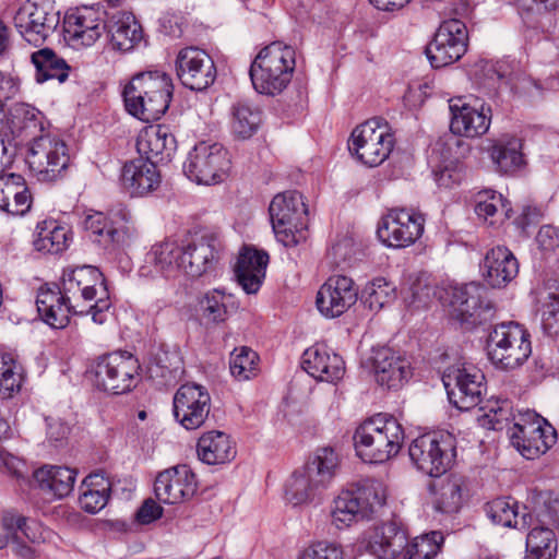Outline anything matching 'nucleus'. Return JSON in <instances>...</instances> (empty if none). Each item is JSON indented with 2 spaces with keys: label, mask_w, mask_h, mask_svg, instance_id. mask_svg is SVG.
<instances>
[{
  "label": "nucleus",
  "mask_w": 559,
  "mask_h": 559,
  "mask_svg": "<svg viewBox=\"0 0 559 559\" xmlns=\"http://www.w3.org/2000/svg\"><path fill=\"white\" fill-rule=\"evenodd\" d=\"M60 290L75 314L91 313L95 323L106 322L111 302L103 274L96 267L84 265L64 273Z\"/></svg>",
  "instance_id": "f257e3e1"
},
{
  "label": "nucleus",
  "mask_w": 559,
  "mask_h": 559,
  "mask_svg": "<svg viewBox=\"0 0 559 559\" xmlns=\"http://www.w3.org/2000/svg\"><path fill=\"white\" fill-rule=\"evenodd\" d=\"M404 438L403 426L396 418L378 414L356 428L353 440L356 453L364 462L382 464L399 454Z\"/></svg>",
  "instance_id": "f03ea898"
},
{
  "label": "nucleus",
  "mask_w": 559,
  "mask_h": 559,
  "mask_svg": "<svg viewBox=\"0 0 559 559\" xmlns=\"http://www.w3.org/2000/svg\"><path fill=\"white\" fill-rule=\"evenodd\" d=\"M140 364L128 352H114L99 356L91 366L94 386L103 392L119 395L132 391L140 380Z\"/></svg>",
  "instance_id": "7ed1b4c3"
},
{
  "label": "nucleus",
  "mask_w": 559,
  "mask_h": 559,
  "mask_svg": "<svg viewBox=\"0 0 559 559\" xmlns=\"http://www.w3.org/2000/svg\"><path fill=\"white\" fill-rule=\"evenodd\" d=\"M269 212L274 234L285 247H295L306 239L308 209L300 192L289 190L276 194Z\"/></svg>",
  "instance_id": "20e7f679"
},
{
  "label": "nucleus",
  "mask_w": 559,
  "mask_h": 559,
  "mask_svg": "<svg viewBox=\"0 0 559 559\" xmlns=\"http://www.w3.org/2000/svg\"><path fill=\"white\" fill-rule=\"evenodd\" d=\"M487 350L490 361L504 370L521 367L532 354L531 335L516 322L493 326L488 335Z\"/></svg>",
  "instance_id": "39448f33"
},
{
  "label": "nucleus",
  "mask_w": 559,
  "mask_h": 559,
  "mask_svg": "<svg viewBox=\"0 0 559 559\" xmlns=\"http://www.w3.org/2000/svg\"><path fill=\"white\" fill-rule=\"evenodd\" d=\"M509 438L523 457L535 460L556 443L557 432L545 418L527 411L513 416Z\"/></svg>",
  "instance_id": "423d86ee"
},
{
  "label": "nucleus",
  "mask_w": 559,
  "mask_h": 559,
  "mask_svg": "<svg viewBox=\"0 0 559 559\" xmlns=\"http://www.w3.org/2000/svg\"><path fill=\"white\" fill-rule=\"evenodd\" d=\"M408 454L418 471L430 477H440L454 461L455 441L450 433H425L412 441Z\"/></svg>",
  "instance_id": "0eeeda50"
},
{
  "label": "nucleus",
  "mask_w": 559,
  "mask_h": 559,
  "mask_svg": "<svg viewBox=\"0 0 559 559\" xmlns=\"http://www.w3.org/2000/svg\"><path fill=\"white\" fill-rule=\"evenodd\" d=\"M394 146V138L386 123L373 118L354 129L348 145L358 159L369 167L381 165Z\"/></svg>",
  "instance_id": "6e6552de"
},
{
  "label": "nucleus",
  "mask_w": 559,
  "mask_h": 559,
  "mask_svg": "<svg viewBox=\"0 0 559 559\" xmlns=\"http://www.w3.org/2000/svg\"><path fill=\"white\" fill-rule=\"evenodd\" d=\"M449 401L460 411L477 406L486 389L485 376L472 364L460 362L449 366L442 376Z\"/></svg>",
  "instance_id": "1a4fd4ad"
},
{
  "label": "nucleus",
  "mask_w": 559,
  "mask_h": 559,
  "mask_svg": "<svg viewBox=\"0 0 559 559\" xmlns=\"http://www.w3.org/2000/svg\"><path fill=\"white\" fill-rule=\"evenodd\" d=\"M227 150L219 143L199 142L183 164V173L198 185H215L223 181L229 169Z\"/></svg>",
  "instance_id": "9d476101"
},
{
  "label": "nucleus",
  "mask_w": 559,
  "mask_h": 559,
  "mask_svg": "<svg viewBox=\"0 0 559 559\" xmlns=\"http://www.w3.org/2000/svg\"><path fill=\"white\" fill-rule=\"evenodd\" d=\"M69 160L66 143L50 135L34 140L26 158L32 173L43 182H52L62 178Z\"/></svg>",
  "instance_id": "9b49d317"
},
{
  "label": "nucleus",
  "mask_w": 559,
  "mask_h": 559,
  "mask_svg": "<svg viewBox=\"0 0 559 559\" xmlns=\"http://www.w3.org/2000/svg\"><path fill=\"white\" fill-rule=\"evenodd\" d=\"M468 34L466 25L456 19L443 21L435 38L426 47V56L435 70L460 60L466 52Z\"/></svg>",
  "instance_id": "f8f14e48"
},
{
  "label": "nucleus",
  "mask_w": 559,
  "mask_h": 559,
  "mask_svg": "<svg viewBox=\"0 0 559 559\" xmlns=\"http://www.w3.org/2000/svg\"><path fill=\"white\" fill-rule=\"evenodd\" d=\"M385 500L376 486L343 490L334 499L331 515L337 527L368 519Z\"/></svg>",
  "instance_id": "ddd939ff"
},
{
  "label": "nucleus",
  "mask_w": 559,
  "mask_h": 559,
  "mask_svg": "<svg viewBox=\"0 0 559 559\" xmlns=\"http://www.w3.org/2000/svg\"><path fill=\"white\" fill-rule=\"evenodd\" d=\"M59 21L53 0H27L14 16L15 27L28 43L45 40Z\"/></svg>",
  "instance_id": "4468645a"
},
{
  "label": "nucleus",
  "mask_w": 559,
  "mask_h": 559,
  "mask_svg": "<svg viewBox=\"0 0 559 559\" xmlns=\"http://www.w3.org/2000/svg\"><path fill=\"white\" fill-rule=\"evenodd\" d=\"M424 223L421 214L407 209H392L381 218L377 235L390 248H405L421 236Z\"/></svg>",
  "instance_id": "2eb2a0df"
},
{
  "label": "nucleus",
  "mask_w": 559,
  "mask_h": 559,
  "mask_svg": "<svg viewBox=\"0 0 559 559\" xmlns=\"http://www.w3.org/2000/svg\"><path fill=\"white\" fill-rule=\"evenodd\" d=\"M486 293L484 285L469 283L454 287L451 294V316L462 324L476 326L490 321L496 312L491 301H484L483 294Z\"/></svg>",
  "instance_id": "dca6fc26"
},
{
  "label": "nucleus",
  "mask_w": 559,
  "mask_h": 559,
  "mask_svg": "<svg viewBox=\"0 0 559 559\" xmlns=\"http://www.w3.org/2000/svg\"><path fill=\"white\" fill-rule=\"evenodd\" d=\"M211 396L195 383L182 384L174 396V416L187 430L200 428L209 417Z\"/></svg>",
  "instance_id": "f3484780"
},
{
  "label": "nucleus",
  "mask_w": 559,
  "mask_h": 559,
  "mask_svg": "<svg viewBox=\"0 0 559 559\" xmlns=\"http://www.w3.org/2000/svg\"><path fill=\"white\" fill-rule=\"evenodd\" d=\"M358 287L353 278L345 275H331L319 288L317 308L326 318H337L358 300Z\"/></svg>",
  "instance_id": "a211bd4d"
},
{
  "label": "nucleus",
  "mask_w": 559,
  "mask_h": 559,
  "mask_svg": "<svg viewBox=\"0 0 559 559\" xmlns=\"http://www.w3.org/2000/svg\"><path fill=\"white\" fill-rule=\"evenodd\" d=\"M451 114L450 130L464 138H478L485 134L491 123V108L484 104H469L463 97L449 99Z\"/></svg>",
  "instance_id": "6ab92c4d"
},
{
  "label": "nucleus",
  "mask_w": 559,
  "mask_h": 559,
  "mask_svg": "<svg viewBox=\"0 0 559 559\" xmlns=\"http://www.w3.org/2000/svg\"><path fill=\"white\" fill-rule=\"evenodd\" d=\"M197 489L195 475L186 464L159 472L154 483L156 498L167 504H177L190 500L195 495Z\"/></svg>",
  "instance_id": "aec40b11"
},
{
  "label": "nucleus",
  "mask_w": 559,
  "mask_h": 559,
  "mask_svg": "<svg viewBox=\"0 0 559 559\" xmlns=\"http://www.w3.org/2000/svg\"><path fill=\"white\" fill-rule=\"evenodd\" d=\"M479 269L484 282L489 287L501 289L516 278L520 263L508 247L496 246L485 253Z\"/></svg>",
  "instance_id": "412c9836"
},
{
  "label": "nucleus",
  "mask_w": 559,
  "mask_h": 559,
  "mask_svg": "<svg viewBox=\"0 0 559 559\" xmlns=\"http://www.w3.org/2000/svg\"><path fill=\"white\" fill-rule=\"evenodd\" d=\"M105 27L106 22L99 17L98 12L88 7L67 13L63 21L64 38L75 48L93 45Z\"/></svg>",
  "instance_id": "4be33fe9"
},
{
  "label": "nucleus",
  "mask_w": 559,
  "mask_h": 559,
  "mask_svg": "<svg viewBox=\"0 0 559 559\" xmlns=\"http://www.w3.org/2000/svg\"><path fill=\"white\" fill-rule=\"evenodd\" d=\"M217 239L213 235L191 238L181 245V272L200 277L217 261Z\"/></svg>",
  "instance_id": "5701e85b"
},
{
  "label": "nucleus",
  "mask_w": 559,
  "mask_h": 559,
  "mask_svg": "<svg viewBox=\"0 0 559 559\" xmlns=\"http://www.w3.org/2000/svg\"><path fill=\"white\" fill-rule=\"evenodd\" d=\"M372 365L377 382L389 390L402 386L412 377L408 359L389 347L373 350Z\"/></svg>",
  "instance_id": "b1692460"
},
{
  "label": "nucleus",
  "mask_w": 559,
  "mask_h": 559,
  "mask_svg": "<svg viewBox=\"0 0 559 559\" xmlns=\"http://www.w3.org/2000/svg\"><path fill=\"white\" fill-rule=\"evenodd\" d=\"M177 150V140L167 126L145 128L138 136L136 151L140 157L154 164L168 163Z\"/></svg>",
  "instance_id": "393cba45"
},
{
  "label": "nucleus",
  "mask_w": 559,
  "mask_h": 559,
  "mask_svg": "<svg viewBox=\"0 0 559 559\" xmlns=\"http://www.w3.org/2000/svg\"><path fill=\"white\" fill-rule=\"evenodd\" d=\"M121 182L131 197H145L158 189L162 176L156 164L138 157L123 165Z\"/></svg>",
  "instance_id": "a878e982"
},
{
  "label": "nucleus",
  "mask_w": 559,
  "mask_h": 559,
  "mask_svg": "<svg viewBox=\"0 0 559 559\" xmlns=\"http://www.w3.org/2000/svg\"><path fill=\"white\" fill-rule=\"evenodd\" d=\"M301 366L314 379L331 383L341 380L345 373L343 358L331 353L323 344H316L306 349Z\"/></svg>",
  "instance_id": "bb28decb"
},
{
  "label": "nucleus",
  "mask_w": 559,
  "mask_h": 559,
  "mask_svg": "<svg viewBox=\"0 0 559 559\" xmlns=\"http://www.w3.org/2000/svg\"><path fill=\"white\" fill-rule=\"evenodd\" d=\"M269 254L263 250L245 246L234 266L237 283L247 294H255L265 277Z\"/></svg>",
  "instance_id": "cd10ccee"
},
{
  "label": "nucleus",
  "mask_w": 559,
  "mask_h": 559,
  "mask_svg": "<svg viewBox=\"0 0 559 559\" xmlns=\"http://www.w3.org/2000/svg\"><path fill=\"white\" fill-rule=\"evenodd\" d=\"M84 227L90 233V238L105 249H115L128 246L133 236L130 226H114L103 213L88 215L84 221Z\"/></svg>",
  "instance_id": "c85d7f7f"
},
{
  "label": "nucleus",
  "mask_w": 559,
  "mask_h": 559,
  "mask_svg": "<svg viewBox=\"0 0 559 559\" xmlns=\"http://www.w3.org/2000/svg\"><path fill=\"white\" fill-rule=\"evenodd\" d=\"M435 510L443 514H454L463 506L467 484L463 476L452 474L430 485Z\"/></svg>",
  "instance_id": "c756f323"
},
{
  "label": "nucleus",
  "mask_w": 559,
  "mask_h": 559,
  "mask_svg": "<svg viewBox=\"0 0 559 559\" xmlns=\"http://www.w3.org/2000/svg\"><path fill=\"white\" fill-rule=\"evenodd\" d=\"M112 47L120 51L132 50L142 39L143 29L131 12H117L106 22Z\"/></svg>",
  "instance_id": "7c9ffc66"
},
{
  "label": "nucleus",
  "mask_w": 559,
  "mask_h": 559,
  "mask_svg": "<svg viewBox=\"0 0 559 559\" xmlns=\"http://www.w3.org/2000/svg\"><path fill=\"white\" fill-rule=\"evenodd\" d=\"M37 311L43 321L53 329H63L75 314L66 294L59 288H40L36 299Z\"/></svg>",
  "instance_id": "2f4dec72"
},
{
  "label": "nucleus",
  "mask_w": 559,
  "mask_h": 559,
  "mask_svg": "<svg viewBox=\"0 0 559 559\" xmlns=\"http://www.w3.org/2000/svg\"><path fill=\"white\" fill-rule=\"evenodd\" d=\"M32 204V195L25 179L17 174L0 177V210L20 216L26 214Z\"/></svg>",
  "instance_id": "473e14b6"
},
{
  "label": "nucleus",
  "mask_w": 559,
  "mask_h": 559,
  "mask_svg": "<svg viewBox=\"0 0 559 559\" xmlns=\"http://www.w3.org/2000/svg\"><path fill=\"white\" fill-rule=\"evenodd\" d=\"M408 543L404 527L394 521L381 525L370 542V550L379 559H403Z\"/></svg>",
  "instance_id": "72a5a7b5"
},
{
  "label": "nucleus",
  "mask_w": 559,
  "mask_h": 559,
  "mask_svg": "<svg viewBox=\"0 0 559 559\" xmlns=\"http://www.w3.org/2000/svg\"><path fill=\"white\" fill-rule=\"evenodd\" d=\"M146 122L158 120L169 108L173 84L166 72L146 74Z\"/></svg>",
  "instance_id": "f704fd0d"
},
{
  "label": "nucleus",
  "mask_w": 559,
  "mask_h": 559,
  "mask_svg": "<svg viewBox=\"0 0 559 559\" xmlns=\"http://www.w3.org/2000/svg\"><path fill=\"white\" fill-rule=\"evenodd\" d=\"M199 459L209 465L225 464L236 456V449L230 437L218 430L203 433L197 444Z\"/></svg>",
  "instance_id": "c9c22d12"
},
{
  "label": "nucleus",
  "mask_w": 559,
  "mask_h": 559,
  "mask_svg": "<svg viewBox=\"0 0 559 559\" xmlns=\"http://www.w3.org/2000/svg\"><path fill=\"white\" fill-rule=\"evenodd\" d=\"M489 153L496 170L501 174H514L524 165L522 143L516 136H501L492 143Z\"/></svg>",
  "instance_id": "e433bc0d"
},
{
  "label": "nucleus",
  "mask_w": 559,
  "mask_h": 559,
  "mask_svg": "<svg viewBox=\"0 0 559 559\" xmlns=\"http://www.w3.org/2000/svg\"><path fill=\"white\" fill-rule=\"evenodd\" d=\"M548 520H540L542 524L559 525V516L547 515ZM557 539L551 528L535 526L526 537L525 559H554L557 554Z\"/></svg>",
  "instance_id": "4c0bfd02"
},
{
  "label": "nucleus",
  "mask_w": 559,
  "mask_h": 559,
  "mask_svg": "<svg viewBox=\"0 0 559 559\" xmlns=\"http://www.w3.org/2000/svg\"><path fill=\"white\" fill-rule=\"evenodd\" d=\"M325 487L312 475L306 466L294 472L286 484L285 497L293 506L312 502Z\"/></svg>",
  "instance_id": "58836bf2"
},
{
  "label": "nucleus",
  "mask_w": 559,
  "mask_h": 559,
  "mask_svg": "<svg viewBox=\"0 0 559 559\" xmlns=\"http://www.w3.org/2000/svg\"><path fill=\"white\" fill-rule=\"evenodd\" d=\"M296 51L281 41H273L260 50L249 70H295Z\"/></svg>",
  "instance_id": "ea45409f"
},
{
  "label": "nucleus",
  "mask_w": 559,
  "mask_h": 559,
  "mask_svg": "<svg viewBox=\"0 0 559 559\" xmlns=\"http://www.w3.org/2000/svg\"><path fill=\"white\" fill-rule=\"evenodd\" d=\"M34 477L43 490L63 498L73 490L76 472L69 467L49 466L37 469Z\"/></svg>",
  "instance_id": "a19ab883"
},
{
  "label": "nucleus",
  "mask_w": 559,
  "mask_h": 559,
  "mask_svg": "<svg viewBox=\"0 0 559 559\" xmlns=\"http://www.w3.org/2000/svg\"><path fill=\"white\" fill-rule=\"evenodd\" d=\"M68 233L57 221L45 219L36 226L34 247L44 253H59L68 246Z\"/></svg>",
  "instance_id": "79ce46f5"
},
{
  "label": "nucleus",
  "mask_w": 559,
  "mask_h": 559,
  "mask_svg": "<svg viewBox=\"0 0 559 559\" xmlns=\"http://www.w3.org/2000/svg\"><path fill=\"white\" fill-rule=\"evenodd\" d=\"M146 262L170 276L176 271H181V245L170 240L155 243L146 254Z\"/></svg>",
  "instance_id": "37998d69"
},
{
  "label": "nucleus",
  "mask_w": 559,
  "mask_h": 559,
  "mask_svg": "<svg viewBox=\"0 0 559 559\" xmlns=\"http://www.w3.org/2000/svg\"><path fill=\"white\" fill-rule=\"evenodd\" d=\"M158 72H136L123 87L122 97L126 110L133 117L146 121V107L143 103L145 96L146 74Z\"/></svg>",
  "instance_id": "c03bdc74"
},
{
  "label": "nucleus",
  "mask_w": 559,
  "mask_h": 559,
  "mask_svg": "<svg viewBox=\"0 0 559 559\" xmlns=\"http://www.w3.org/2000/svg\"><path fill=\"white\" fill-rule=\"evenodd\" d=\"M231 114V129L238 138L249 139L259 129L262 112L258 107L247 102H238L233 106Z\"/></svg>",
  "instance_id": "a18cd8bd"
},
{
  "label": "nucleus",
  "mask_w": 559,
  "mask_h": 559,
  "mask_svg": "<svg viewBox=\"0 0 559 559\" xmlns=\"http://www.w3.org/2000/svg\"><path fill=\"white\" fill-rule=\"evenodd\" d=\"M338 455L332 448H321L316 452L314 457L305 466L314 475L325 489L334 479L338 468Z\"/></svg>",
  "instance_id": "49530a36"
},
{
  "label": "nucleus",
  "mask_w": 559,
  "mask_h": 559,
  "mask_svg": "<svg viewBox=\"0 0 559 559\" xmlns=\"http://www.w3.org/2000/svg\"><path fill=\"white\" fill-rule=\"evenodd\" d=\"M443 540L439 531L417 536L411 544L407 543L403 559H432L440 551Z\"/></svg>",
  "instance_id": "de8ad7c7"
},
{
  "label": "nucleus",
  "mask_w": 559,
  "mask_h": 559,
  "mask_svg": "<svg viewBox=\"0 0 559 559\" xmlns=\"http://www.w3.org/2000/svg\"><path fill=\"white\" fill-rule=\"evenodd\" d=\"M395 299V286L383 277L374 278L362 293V301L371 311H379Z\"/></svg>",
  "instance_id": "09e8293b"
},
{
  "label": "nucleus",
  "mask_w": 559,
  "mask_h": 559,
  "mask_svg": "<svg viewBox=\"0 0 559 559\" xmlns=\"http://www.w3.org/2000/svg\"><path fill=\"white\" fill-rule=\"evenodd\" d=\"M259 356L247 346L235 348L230 354L229 369L238 381H246L257 376Z\"/></svg>",
  "instance_id": "8fccbe9b"
},
{
  "label": "nucleus",
  "mask_w": 559,
  "mask_h": 559,
  "mask_svg": "<svg viewBox=\"0 0 559 559\" xmlns=\"http://www.w3.org/2000/svg\"><path fill=\"white\" fill-rule=\"evenodd\" d=\"M254 90L262 95L282 93L292 81L293 72H248Z\"/></svg>",
  "instance_id": "3c124183"
},
{
  "label": "nucleus",
  "mask_w": 559,
  "mask_h": 559,
  "mask_svg": "<svg viewBox=\"0 0 559 559\" xmlns=\"http://www.w3.org/2000/svg\"><path fill=\"white\" fill-rule=\"evenodd\" d=\"M487 516L493 524L504 527H518V503L512 498H497L485 507Z\"/></svg>",
  "instance_id": "603ef678"
},
{
  "label": "nucleus",
  "mask_w": 559,
  "mask_h": 559,
  "mask_svg": "<svg viewBox=\"0 0 559 559\" xmlns=\"http://www.w3.org/2000/svg\"><path fill=\"white\" fill-rule=\"evenodd\" d=\"M225 293L213 289L204 294L199 300V310L206 322L218 323L226 319L227 308L224 302Z\"/></svg>",
  "instance_id": "864d4df0"
},
{
  "label": "nucleus",
  "mask_w": 559,
  "mask_h": 559,
  "mask_svg": "<svg viewBox=\"0 0 559 559\" xmlns=\"http://www.w3.org/2000/svg\"><path fill=\"white\" fill-rule=\"evenodd\" d=\"M180 357L176 350L166 349L160 346L152 354L148 369L162 378L173 377L180 369Z\"/></svg>",
  "instance_id": "5fc2aeb1"
},
{
  "label": "nucleus",
  "mask_w": 559,
  "mask_h": 559,
  "mask_svg": "<svg viewBox=\"0 0 559 559\" xmlns=\"http://www.w3.org/2000/svg\"><path fill=\"white\" fill-rule=\"evenodd\" d=\"M176 70H201L203 68L215 70V64L210 55L199 47H186L178 51L176 57Z\"/></svg>",
  "instance_id": "6e6d98bb"
},
{
  "label": "nucleus",
  "mask_w": 559,
  "mask_h": 559,
  "mask_svg": "<svg viewBox=\"0 0 559 559\" xmlns=\"http://www.w3.org/2000/svg\"><path fill=\"white\" fill-rule=\"evenodd\" d=\"M542 329L548 336L559 335V293H547L540 299Z\"/></svg>",
  "instance_id": "4d7b16f0"
},
{
  "label": "nucleus",
  "mask_w": 559,
  "mask_h": 559,
  "mask_svg": "<svg viewBox=\"0 0 559 559\" xmlns=\"http://www.w3.org/2000/svg\"><path fill=\"white\" fill-rule=\"evenodd\" d=\"M15 369L13 355L10 353L0 354V392L4 396H11L14 390L20 389L21 377Z\"/></svg>",
  "instance_id": "13d9d810"
},
{
  "label": "nucleus",
  "mask_w": 559,
  "mask_h": 559,
  "mask_svg": "<svg viewBox=\"0 0 559 559\" xmlns=\"http://www.w3.org/2000/svg\"><path fill=\"white\" fill-rule=\"evenodd\" d=\"M1 525L7 533V535L3 536V538H7V544L9 539L13 540L22 536L28 539L31 538L27 532V518L19 514L14 510H7L2 513Z\"/></svg>",
  "instance_id": "bf43d9fd"
},
{
  "label": "nucleus",
  "mask_w": 559,
  "mask_h": 559,
  "mask_svg": "<svg viewBox=\"0 0 559 559\" xmlns=\"http://www.w3.org/2000/svg\"><path fill=\"white\" fill-rule=\"evenodd\" d=\"M503 205L502 195L493 190H483L476 194L475 213L485 221L492 217Z\"/></svg>",
  "instance_id": "052dcab7"
},
{
  "label": "nucleus",
  "mask_w": 559,
  "mask_h": 559,
  "mask_svg": "<svg viewBox=\"0 0 559 559\" xmlns=\"http://www.w3.org/2000/svg\"><path fill=\"white\" fill-rule=\"evenodd\" d=\"M36 70H71L64 59L58 57L50 48H43L31 56Z\"/></svg>",
  "instance_id": "680f3d73"
},
{
  "label": "nucleus",
  "mask_w": 559,
  "mask_h": 559,
  "mask_svg": "<svg viewBox=\"0 0 559 559\" xmlns=\"http://www.w3.org/2000/svg\"><path fill=\"white\" fill-rule=\"evenodd\" d=\"M487 424L492 430H502L512 427L511 425V407L508 401L501 403L496 402V406L489 408L485 414Z\"/></svg>",
  "instance_id": "e2e57ef3"
},
{
  "label": "nucleus",
  "mask_w": 559,
  "mask_h": 559,
  "mask_svg": "<svg viewBox=\"0 0 559 559\" xmlns=\"http://www.w3.org/2000/svg\"><path fill=\"white\" fill-rule=\"evenodd\" d=\"M176 74L185 87L194 92L206 90L216 79V72H176Z\"/></svg>",
  "instance_id": "0e129e2a"
},
{
  "label": "nucleus",
  "mask_w": 559,
  "mask_h": 559,
  "mask_svg": "<svg viewBox=\"0 0 559 559\" xmlns=\"http://www.w3.org/2000/svg\"><path fill=\"white\" fill-rule=\"evenodd\" d=\"M299 559H343V550L335 544L319 542L306 548Z\"/></svg>",
  "instance_id": "69168bd1"
},
{
  "label": "nucleus",
  "mask_w": 559,
  "mask_h": 559,
  "mask_svg": "<svg viewBox=\"0 0 559 559\" xmlns=\"http://www.w3.org/2000/svg\"><path fill=\"white\" fill-rule=\"evenodd\" d=\"M511 90L518 94L533 95L534 91L540 92L542 86L527 72H510Z\"/></svg>",
  "instance_id": "338daca9"
},
{
  "label": "nucleus",
  "mask_w": 559,
  "mask_h": 559,
  "mask_svg": "<svg viewBox=\"0 0 559 559\" xmlns=\"http://www.w3.org/2000/svg\"><path fill=\"white\" fill-rule=\"evenodd\" d=\"M538 247L544 252H552L559 248V228L545 225L536 236Z\"/></svg>",
  "instance_id": "774afa93"
}]
</instances>
